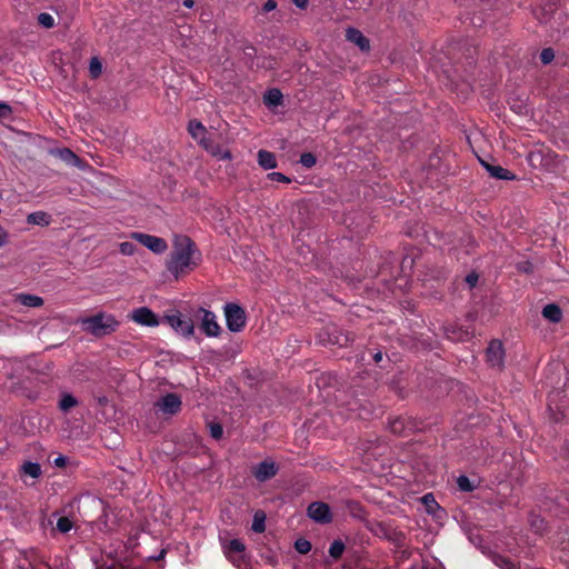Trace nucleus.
I'll return each mask as SVG.
<instances>
[{"mask_svg": "<svg viewBox=\"0 0 569 569\" xmlns=\"http://www.w3.org/2000/svg\"><path fill=\"white\" fill-rule=\"evenodd\" d=\"M421 501L426 506V509L429 513H435V511L440 508L432 493H426L421 498Z\"/></svg>", "mask_w": 569, "mask_h": 569, "instance_id": "31", "label": "nucleus"}, {"mask_svg": "<svg viewBox=\"0 0 569 569\" xmlns=\"http://www.w3.org/2000/svg\"><path fill=\"white\" fill-rule=\"evenodd\" d=\"M283 96L279 89H269L263 96V102L267 107H278L282 104Z\"/></svg>", "mask_w": 569, "mask_h": 569, "instance_id": "24", "label": "nucleus"}, {"mask_svg": "<svg viewBox=\"0 0 569 569\" xmlns=\"http://www.w3.org/2000/svg\"><path fill=\"white\" fill-rule=\"evenodd\" d=\"M369 352L375 363L379 365L383 360V353L380 349L370 350Z\"/></svg>", "mask_w": 569, "mask_h": 569, "instance_id": "45", "label": "nucleus"}, {"mask_svg": "<svg viewBox=\"0 0 569 569\" xmlns=\"http://www.w3.org/2000/svg\"><path fill=\"white\" fill-rule=\"evenodd\" d=\"M27 560L31 569H41V567L52 569L51 559L37 550H31Z\"/></svg>", "mask_w": 569, "mask_h": 569, "instance_id": "19", "label": "nucleus"}, {"mask_svg": "<svg viewBox=\"0 0 569 569\" xmlns=\"http://www.w3.org/2000/svg\"><path fill=\"white\" fill-rule=\"evenodd\" d=\"M277 8V2L274 0H267L263 4V11L270 12Z\"/></svg>", "mask_w": 569, "mask_h": 569, "instance_id": "48", "label": "nucleus"}, {"mask_svg": "<svg viewBox=\"0 0 569 569\" xmlns=\"http://www.w3.org/2000/svg\"><path fill=\"white\" fill-rule=\"evenodd\" d=\"M136 251V244L129 241L122 242L120 244V252L127 256L133 254Z\"/></svg>", "mask_w": 569, "mask_h": 569, "instance_id": "40", "label": "nucleus"}, {"mask_svg": "<svg viewBox=\"0 0 569 569\" xmlns=\"http://www.w3.org/2000/svg\"><path fill=\"white\" fill-rule=\"evenodd\" d=\"M311 547V542L305 538H299L295 542V549L301 555H307Z\"/></svg>", "mask_w": 569, "mask_h": 569, "instance_id": "34", "label": "nucleus"}, {"mask_svg": "<svg viewBox=\"0 0 569 569\" xmlns=\"http://www.w3.org/2000/svg\"><path fill=\"white\" fill-rule=\"evenodd\" d=\"M266 516L263 512H256L254 516H253V521H252V530L257 533H261L264 531L266 529Z\"/></svg>", "mask_w": 569, "mask_h": 569, "instance_id": "29", "label": "nucleus"}, {"mask_svg": "<svg viewBox=\"0 0 569 569\" xmlns=\"http://www.w3.org/2000/svg\"><path fill=\"white\" fill-rule=\"evenodd\" d=\"M131 319L141 326L156 327L159 325L157 315L147 307H141L133 310Z\"/></svg>", "mask_w": 569, "mask_h": 569, "instance_id": "14", "label": "nucleus"}, {"mask_svg": "<svg viewBox=\"0 0 569 569\" xmlns=\"http://www.w3.org/2000/svg\"><path fill=\"white\" fill-rule=\"evenodd\" d=\"M317 162V158L313 153L311 152H303L301 156H300V163L306 167V168H312Z\"/></svg>", "mask_w": 569, "mask_h": 569, "instance_id": "36", "label": "nucleus"}, {"mask_svg": "<svg viewBox=\"0 0 569 569\" xmlns=\"http://www.w3.org/2000/svg\"><path fill=\"white\" fill-rule=\"evenodd\" d=\"M73 527V522L68 517H60L57 521V530L61 533L69 532Z\"/></svg>", "mask_w": 569, "mask_h": 569, "instance_id": "33", "label": "nucleus"}, {"mask_svg": "<svg viewBox=\"0 0 569 569\" xmlns=\"http://www.w3.org/2000/svg\"><path fill=\"white\" fill-rule=\"evenodd\" d=\"M89 73L92 79H97L102 73V63L98 57H92L89 63Z\"/></svg>", "mask_w": 569, "mask_h": 569, "instance_id": "30", "label": "nucleus"}, {"mask_svg": "<svg viewBox=\"0 0 569 569\" xmlns=\"http://www.w3.org/2000/svg\"><path fill=\"white\" fill-rule=\"evenodd\" d=\"M224 557L238 569L247 566L248 555L246 553V545L240 539H231L221 542Z\"/></svg>", "mask_w": 569, "mask_h": 569, "instance_id": "4", "label": "nucleus"}, {"mask_svg": "<svg viewBox=\"0 0 569 569\" xmlns=\"http://www.w3.org/2000/svg\"><path fill=\"white\" fill-rule=\"evenodd\" d=\"M131 238L148 248L154 253H163L168 249L167 241L163 238L142 233L132 232Z\"/></svg>", "mask_w": 569, "mask_h": 569, "instance_id": "8", "label": "nucleus"}, {"mask_svg": "<svg viewBox=\"0 0 569 569\" xmlns=\"http://www.w3.org/2000/svg\"><path fill=\"white\" fill-rule=\"evenodd\" d=\"M52 569H68L61 557H54L51 561Z\"/></svg>", "mask_w": 569, "mask_h": 569, "instance_id": "46", "label": "nucleus"}, {"mask_svg": "<svg viewBox=\"0 0 569 569\" xmlns=\"http://www.w3.org/2000/svg\"><path fill=\"white\" fill-rule=\"evenodd\" d=\"M307 513L315 522L327 525L332 521V512L328 503L315 501L308 506Z\"/></svg>", "mask_w": 569, "mask_h": 569, "instance_id": "9", "label": "nucleus"}, {"mask_svg": "<svg viewBox=\"0 0 569 569\" xmlns=\"http://www.w3.org/2000/svg\"><path fill=\"white\" fill-rule=\"evenodd\" d=\"M478 280H479V274L476 271L469 272L465 278V281L467 282V284L469 286L470 289H472L477 286Z\"/></svg>", "mask_w": 569, "mask_h": 569, "instance_id": "41", "label": "nucleus"}, {"mask_svg": "<svg viewBox=\"0 0 569 569\" xmlns=\"http://www.w3.org/2000/svg\"><path fill=\"white\" fill-rule=\"evenodd\" d=\"M188 131L194 140H197L200 144L206 146L204 138L207 134V129L199 120H190L188 124Z\"/></svg>", "mask_w": 569, "mask_h": 569, "instance_id": "20", "label": "nucleus"}, {"mask_svg": "<svg viewBox=\"0 0 569 569\" xmlns=\"http://www.w3.org/2000/svg\"><path fill=\"white\" fill-rule=\"evenodd\" d=\"M299 9H306L309 0H291Z\"/></svg>", "mask_w": 569, "mask_h": 569, "instance_id": "49", "label": "nucleus"}, {"mask_svg": "<svg viewBox=\"0 0 569 569\" xmlns=\"http://www.w3.org/2000/svg\"><path fill=\"white\" fill-rule=\"evenodd\" d=\"M157 407L164 413L176 415L181 409V399L177 393H167L157 402Z\"/></svg>", "mask_w": 569, "mask_h": 569, "instance_id": "16", "label": "nucleus"}, {"mask_svg": "<svg viewBox=\"0 0 569 569\" xmlns=\"http://www.w3.org/2000/svg\"><path fill=\"white\" fill-rule=\"evenodd\" d=\"M209 429H210V436L216 440H219L223 435L222 426L218 422H211L209 425Z\"/></svg>", "mask_w": 569, "mask_h": 569, "instance_id": "38", "label": "nucleus"}, {"mask_svg": "<svg viewBox=\"0 0 569 569\" xmlns=\"http://www.w3.org/2000/svg\"><path fill=\"white\" fill-rule=\"evenodd\" d=\"M166 322L179 335L190 338L194 332L193 320L179 311L166 316Z\"/></svg>", "mask_w": 569, "mask_h": 569, "instance_id": "7", "label": "nucleus"}, {"mask_svg": "<svg viewBox=\"0 0 569 569\" xmlns=\"http://www.w3.org/2000/svg\"><path fill=\"white\" fill-rule=\"evenodd\" d=\"M505 350L502 342L499 340H491L486 352L487 362L491 367L501 368L503 366Z\"/></svg>", "mask_w": 569, "mask_h": 569, "instance_id": "13", "label": "nucleus"}, {"mask_svg": "<svg viewBox=\"0 0 569 569\" xmlns=\"http://www.w3.org/2000/svg\"><path fill=\"white\" fill-rule=\"evenodd\" d=\"M375 535L382 537L397 546H402L406 539L402 531L397 530L386 522H379L376 525V528L372 529Z\"/></svg>", "mask_w": 569, "mask_h": 569, "instance_id": "11", "label": "nucleus"}, {"mask_svg": "<svg viewBox=\"0 0 569 569\" xmlns=\"http://www.w3.org/2000/svg\"><path fill=\"white\" fill-rule=\"evenodd\" d=\"M541 313L543 318L553 323H558L562 319V311L560 307L556 303L546 305Z\"/></svg>", "mask_w": 569, "mask_h": 569, "instance_id": "22", "label": "nucleus"}, {"mask_svg": "<svg viewBox=\"0 0 569 569\" xmlns=\"http://www.w3.org/2000/svg\"><path fill=\"white\" fill-rule=\"evenodd\" d=\"M23 473L37 479L41 476V467L37 462L27 461L22 465Z\"/></svg>", "mask_w": 569, "mask_h": 569, "instance_id": "28", "label": "nucleus"}, {"mask_svg": "<svg viewBox=\"0 0 569 569\" xmlns=\"http://www.w3.org/2000/svg\"><path fill=\"white\" fill-rule=\"evenodd\" d=\"M41 569H46L44 567H41Z\"/></svg>", "mask_w": 569, "mask_h": 569, "instance_id": "55", "label": "nucleus"}, {"mask_svg": "<svg viewBox=\"0 0 569 569\" xmlns=\"http://www.w3.org/2000/svg\"><path fill=\"white\" fill-rule=\"evenodd\" d=\"M78 405V400L70 393H64L59 401V409L68 412L71 408Z\"/></svg>", "mask_w": 569, "mask_h": 569, "instance_id": "27", "label": "nucleus"}, {"mask_svg": "<svg viewBox=\"0 0 569 569\" xmlns=\"http://www.w3.org/2000/svg\"><path fill=\"white\" fill-rule=\"evenodd\" d=\"M38 23L47 29L54 27V18L47 12H42L38 16Z\"/></svg>", "mask_w": 569, "mask_h": 569, "instance_id": "35", "label": "nucleus"}, {"mask_svg": "<svg viewBox=\"0 0 569 569\" xmlns=\"http://www.w3.org/2000/svg\"><path fill=\"white\" fill-rule=\"evenodd\" d=\"M346 549L345 542L340 539L333 540L329 547V555L332 559L338 560L341 558Z\"/></svg>", "mask_w": 569, "mask_h": 569, "instance_id": "26", "label": "nucleus"}, {"mask_svg": "<svg viewBox=\"0 0 569 569\" xmlns=\"http://www.w3.org/2000/svg\"><path fill=\"white\" fill-rule=\"evenodd\" d=\"M481 164L486 168L489 174L492 178L500 180H515L516 176L508 169L502 168L501 166L490 164L483 160H480Z\"/></svg>", "mask_w": 569, "mask_h": 569, "instance_id": "18", "label": "nucleus"}, {"mask_svg": "<svg viewBox=\"0 0 569 569\" xmlns=\"http://www.w3.org/2000/svg\"><path fill=\"white\" fill-rule=\"evenodd\" d=\"M267 178L271 181H277V182H282V183L291 182V179L281 172H270V173H268Z\"/></svg>", "mask_w": 569, "mask_h": 569, "instance_id": "39", "label": "nucleus"}, {"mask_svg": "<svg viewBox=\"0 0 569 569\" xmlns=\"http://www.w3.org/2000/svg\"><path fill=\"white\" fill-rule=\"evenodd\" d=\"M278 471L279 466L274 461L264 459L252 468L251 473L257 481L266 482L276 477Z\"/></svg>", "mask_w": 569, "mask_h": 569, "instance_id": "10", "label": "nucleus"}, {"mask_svg": "<svg viewBox=\"0 0 569 569\" xmlns=\"http://www.w3.org/2000/svg\"><path fill=\"white\" fill-rule=\"evenodd\" d=\"M319 343L323 346H338L340 348L347 347L353 340L349 332L342 331L337 325H328L323 327L318 336Z\"/></svg>", "mask_w": 569, "mask_h": 569, "instance_id": "3", "label": "nucleus"}, {"mask_svg": "<svg viewBox=\"0 0 569 569\" xmlns=\"http://www.w3.org/2000/svg\"><path fill=\"white\" fill-rule=\"evenodd\" d=\"M18 300L21 305L29 308H39L43 305V299L41 297L29 293L19 295Z\"/></svg>", "mask_w": 569, "mask_h": 569, "instance_id": "25", "label": "nucleus"}, {"mask_svg": "<svg viewBox=\"0 0 569 569\" xmlns=\"http://www.w3.org/2000/svg\"><path fill=\"white\" fill-rule=\"evenodd\" d=\"M9 242V232L0 224V248Z\"/></svg>", "mask_w": 569, "mask_h": 569, "instance_id": "44", "label": "nucleus"}, {"mask_svg": "<svg viewBox=\"0 0 569 569\" xmlns=\"http://www.w3.org/2000/svg\"><path fill=\"white\" fill-rule=\"evenodd\" d=\"M457 486L459 490L463 492H471L476 488L475 485L470 481V479L463 475L457 478Z\"/></svg>", "mask_w": 569, "mask_h": 569, "instance_id": "32", "label": "nucleus"}, {"mask_svg": "<svg viewBox=\"0 0 569 569\" xmlns=\"http://www.w3.org/2000/svg\"><path fill=\"white\" fill-rule=\"evenodd\" d=\"M360 360H361V361H363V360H365V353H362V355L360 356Z\"/></svg>", "mask_w": 569, "mask_h": 569, "instance_id": "54", "label": "nucleus"}, {"mask_svg": "<svg viewBox=\"0 0 569 569\" xmlns=\"http://www.w3.org/2000/svg\"><path fill=\"white\" fill-rule=\"evenodd\" d=\"M258 163L264 170H271L278 167L274 153L268 150L258 151Z\"/></svg>", "mask_w": 569, "mask_h": 569, "instance_id": "21", "label": "nucleus"}, {"mask_svg": "<svg viewBox=\"0 0 569 569\" xmlns=\"http://www.w3.org/2000/svg\"><path fill=\"white\" fill-rule=\"evenodd\" d=\"M62 154H63V158H64V159H69V158H74V159H77V156H76L71 150H69V149H64V150L62 151Z\"/></svg>", "mask_w": 569, "mask_h": 569, "instance_id": "50", "label": "nucleus"}, {"mask_svg": "<svg viewBox=\"0 0 569 569\" xmlns=\"http://www.w3.org/2000/svg\"><path fill=\"white\" fill-rule=\"evenodd\" d=\"M243 53L248 61H252L256 56V48L251 44L246 46L243 48Z\"/></svg>", "mask_w": 569, "mask_h": 569, "instance_id": "43", "label": "nucleus"}, {"mask_svg": "<svg viewBox=\"0 0 569 569\" xmlns=\"http://www.w3.org/2000/svg\"><path fill=\"white\" fill-rule=\"evenodd\" d=\"M27 222L29 224H36V226H49L51 222V216L44 211H36L27 217Z\"/></svg>", "mask_w": 569, "mask_h": 569, "instance_id": "23", "label": "nucleus"}, {"mask_svg": "<svg viewBox=\"0 0 569 569\" xmlns=\"http://www.w3.org/2000/svg\"><path fill=\"white\" fill-rule=\"evenodd\" d=\"M194 319L200 320V330L207 337H218L221 332V327L217 321L216 315L207 309L198 308L193 313Z\"/></svg>", "mask_w": 569, "mask_h": 569, "instance_id": "6", "label": "nucleus"}, {"mask_svg": "<svg viewBox=\"0 0 569 569\" xmlns=\"http://www.w3.org/2000/svg\"><path fill=\"white\" fill-rule=\"evenodd\" d=\"M389 428L395 435L407 436L415 431L417 426L411 418L398 416L389 419Z\"/></svg>", "mask_w": 569, "mask_h": 569, "instance_id": "12", "label": "nucleus"}, {"mask_svg": "<svg viewBox=\"0 0 569 569\" xmlns=\"http://www.w3.org/2000/svg\"><path fill=\"white\" fill-rule=\"evenodd\" d=\"M67 457L60 455L53 460V465L56 467L63 468L67 465Z\"/></svg>", "mask_w": 569, "mask_h": 569, "instance_id": "47", "label": "nucleus"}, {"mask_svg": "<svg viewBox=\"0 0 569 569\" xmlns=\"http://www.w3.org/2000/svg\"><path fill=\"white\" fill-rule=\"evenodd\" d=\"M84 330L94 337H103L117 331L120 322L112 315L99 312L82 320Z\"/></svg>", "mask_w": 569, "mask_h": 569, "instance_id": "2", "label": "nucleus"}, {"mask_svg": "<svg viewBox=\"0 0 569 569\" xmlns=\"http://www.w3.org/2000/svg\"><path fill=\"white\" fill-rule=\"evenodd\" d=\"M201 261V253L194 241L188 236H177L170 252L167 269L178 279L181 274L193 270Z\"/></svg>", "mask_w": 569, "mask_h": 569, "instance_id": "1", "label": "nucleus"}, {"mask_svg": "<svg viewBox=\"0 0 569 569\" xmlns=\"http://www.w3.org/2000/svg\"><path fill=\"white\" fill-rule=\"evenodd\" d=\"M12 113L11 107L7 102L0 101V120L8 119Z\"/></svg>", "mask_w": 569, "mask_h": 569, "instance_id": "42", "label": "nucleus"}, {"mask_svg": "<svg viewBox=\"0 0 569 569\" xmlns=\"http://www.w3.org/2000/svg\"><path fill=\"white\" fill-rule=\"evenodd\" d=\"M222 158H223V159H224V158L230 159V158H231L230 152H229V151H227Z\"/></svg>", "mask_w": 569, "mask_h": 569, "instance_id": "52", "label": "nucleus"}, {"mask_svg": "<svg viewBox=\"0 0 569 569\" xmlns=\"http://www.w3.org/2000/svg\"><path fill=\"white\" fill-rule=\"evenodd\" d=\"M555 59V51L552 48H545L540 52V60L543 64H549Z\"/></svg>", "mask_w": 569, "mask_h": 569, "instance_id": "37", "label": "nucleus"}, {"mask_svg": "<svg viewBox=\"0 0 569 569\" xmlns=\"http://www.w3.org/2000/svg\"><path fill=\"white\" fill-rule=\"evenodd\" d=\"M346 39L349 42H352L356 44L361 51L367 52L370 50V41L369 39L359 30L356 28H348L346 30Z\"/></svg>", "mask_w": 569, "mask_h": 569, "instance_id": "17", "label": "nucleus"}, {"mask_svg": "<svg viewBox=\"0 0 569 569\" xmlns=\"http://www.w3.org/2000/svg\"><path fill=\"white\" fill-rule=\"evenodd\" d=\"M164 553H166V551H164V550H162V551L160 552V555H159V557H158L157 559H161V558H163Z\"/></svg>", "mask_w": 569, "mask_h": 569, "instance_id": "53", "label": "nucleus"}, {"mask_svg": "<svg viewBox=\"0 0 569 569\" xmlns=\"http://www.w3.org/2000/svg\"><path fill=\"white\" fill-rule=\"evenodd\" d=\"M224 317H226V323L227 328L231 332H239L241 331L246 326V312L242 307H240L237 303H227L224 306Z\"/></svg>", "mask_w": 569, "mask_h": 569, "instance_id": "5", "label": "nucleus"}, {"mask_svg": "<svg viewBox=\"0 0 569 569\" xmlns=\"http://www.w3.org/2000/svg\"><path fill=\"white\" fill-rule=\"evenodd\" d=\"M447 339L455 342L468 341L472 337V331L457 323H450L443 328Z\"/></svg>", "mask_w": 569, "mask_h": 569, "instance_id": "15", "label": "nucleus"}, {"mask_svg": "<svg viewBox=\"0 0 569 569\" xmlns=\"http://www.w3.org/2000/svg\"><path fill=\"white\" fill-rule=\"evenodd\" d=\"M182 4L186 7V8H192L194 6V1L193 0H183Z\"/></svg>", "mask_w": 569, "mask_h": 569, "instance_id": "51", "label": "nucleus"}]
</instances>
